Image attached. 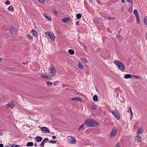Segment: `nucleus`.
<instances>
[{
    "instance_id": "nucleus-1",
    "label": "nucleus",
    "mask_w": 147,
    "mask_h": 147,
    "mask_svg": "<svg viewBox=\"0 0 147 147\" xmlns=\"http://www.w3.org/2000/svg\"><path fill=\"white\" fill-rule=\"evenodd\" d=\"M84 123L86 126L96 127L98 125V122L94 120L90 119L86 120L85 121Z\"/></svg>"
},
{
    "instance_id": "nucleus-2",
    "label": "nucleus",
    "mask_w": 147,
    "mask_h": 147,
    "mask_svg": "<svg viewBox=\"0 0 147 147\" xmlns=\"http://www.w3.org/2000/svg\"><path fill=\"white\" fill-rule=\"evenodd\" d=\"M114 63L117 66L118 68L120 70L124 71L125 70V67L124 65L119 61L114 60Z\"/></svg>"
},
{
    "instance_id": "nucleus-3",
    "label": "nucleus",
    "mask_w": 147,
    "mask_h": 147,
    "mask_svg": "<svg viewBox=\"0 0 147 147\" xmlns=\"http://www.w3.org/2000/svg\"><path fill=\"white\" fill-rule=\"evenodd\" d=\"M110 111L117 119H119L120 115L118 111L116 110H111Z\"/></svg>"
},
{
    "instance_id": "nucleus-4",
    "label": "nucleus",
    "mask_w": 147,
    "mask_h": 147,
    "mask_svg": "<svg viewBox=\"0 0 147 147\" xmlns=\"http://www.w3.org/2000/svg\"><path fill=\"white\" fill-rule=\"evenodd\" d=\"M49 71L50 73L51 74V76H54L56 73V70L52 64H51L50 68L49 69Z\"/></svg>"
},
{
    "instance_id": "nucleus-5",
    "label": "nucleus",
    "mask_w": 147,
    "mask_h": 147,
    "mask_svg": "<svg viewBox=\"0 0 147 147\" xmlns=\"http://www.w3.org/2000/svg\"><path fill=\"white\" fill-rule=\"evenodd\" d=\"M70 137L71 138L68 139V142L71 144L76 143V140L75 138L74 137L71 136H70Z\"/></svg>"
},
{
    "instance_id": "nucleus-6",
    "label": "nucleus",
    "mask_w": 147,
    "mask_h": 147,
    "mask_svg": "<svg viewBox=\"0 0 147 147\" xmlns=\"http://www.w3.org/2000/svg\"><path fill=\"white\" fill-rule=\"evenodd\" d=\"M117 132V130L116 128H113L112 131H111V133L110 135V137L111 138H113L116 135V133Z\"/></svg>"
},
{
    "instance_id": "nucleus-7",
    "label": "nucleus",
    "mask_w": 147,
    "mask_h": 147,
    "mask_svg": "<svg viewBox=\"0 0 147 147\" xmlns=\"http://www.w3.org/2000/svg\"><path fill=\"white\" fill-rule=\"evenodd\" d=\"M7 107L8 108L10 107V109H11L13 107H14L15 105L14 102L12 101H11L7 103Z\"/></svg>"
},
{
    "instance_id": "nucleus-8",
    "label": "nucleus",
    "mask_w": 147,
    "mask_h": 147,
    "mask_svg": "<svg viewBox=\"0 0 147 147\" xmlns=\"http://www.w3.org/2000/svg\"><path fill=\"white\" fill-rule=\"evenodd\" d=\"M41 129L42 130V131L43 133H50L49 129L47 127H42Z\"/></svg>"
},
{
    "instance_id": "nucleus-9",
    "label": "nucleus",
    "mask_w": 147,
    "mask_h": 147,
    "mask_svg": "<svg viewBox=\"0 0 147 147\" xmlns=\"http://www.w3.org/2000/svg\"><path fill=\"white\" fill-rule=\"evenodd\" d=\"M45 17L46 19L48 20H50L51 21V18L50 16H47V13H44L43 15Z\"/></svg>"
},
{
    "instance_id": "nucleus-10",
    "label": "nucleus",
    "mask_w": 147,
    "mask_h": 147,
    "mask_svg": "<svg viewBox=\"0 0 147 147\" xmlns=\"http://www.w3.org/2000/svg\"><path fill=\"white\" fill-rule=\"evenodd\" d=\"M143 132L142 127V126L139 127L137 131V134H140Z\"/></svg>"
},
{
    "instance_id": "nucleus-11",
    "label": "nucleus",
    "mask_w": 147,
    "mask_h": 147,
    "mask_svg": "<svg viewBox=\"0 0 147 147\" xmlns=\"http://www.w3.org/2000/svg\"><path fill=\"white\" fill-rule=\"evenodd\" d=\"M31 33L35 37H37V33L36 30H32L31 32Z\"/></svg>"
},
{
    "instance_id": "nucleus-12",
    "label": "nucleus",
    "mask_w": 147,
    "mask_h": 147,
    "mask_svg": "<svg viewBox=\"0 0 147 147\" xmlns=\"http://www.w3.org/2000/svg\"><path fill=\"white\" fill-rule=\"evenodd\" d=\"M42 140V138L40 136H37L35 138V140L36 141L38 142L41 141Z\"/></svg>"
},
{
    "instance_id": "nucleus-13",
    "label": "nucleus",
    "mask_w": 147,
    "mask_h": 147,
    "mask_svg": "<svg viewBox=\"0 0 147 147\" xmlns=\"http://www.w3.org/2000/svg\"><path fill=\"white\" fill-rule=\"evenodd\" d=\"M69 19L68 18H65L63 19L62 20V21L65 22H67L69 21Z\"/></svg>"
},
{
    "instance_id": "nucleus-14",
    "label": "nucleus",
    "mask_w": 147,
    "mask_h": 147,
    "mask_svg": "<svg viewBox=\"0 0 147 147\" xmlns=\"http://www.w3.org/2000/svg\"><path fill=\"white\" fill-rule=\"evenodd\" d=\"M136 138L138 142H140L141 141L142 139L140 136L137 135L136 137Z\"/></svg>"
},
{
    "instance_id": "nucleus-15",
    "label": "nucleus",
    "mask_w": 147,
    "mask_h": 147,
    "mask_svg": "<svg viewBox=\"0 0 147 147\" xmlns=\"http://www.w3.org/2000/svg\"><path fill=\"white\" fill-rule=\"evenodd\" d=\"M132 76L130 74H126L124 76V77L125 79L131 78L132 77Z\"/></svg>"
},
{
    "instance_id": "nucleus-16",
    "label": "nucleus",
    "mask_w": 147,
    "mask_h": 147,
    "mask_svg": "<svg viewBox=\"0 0 147 147\" xmlns=\"http://www.w3.org/2000/svg\"><path fill=\"white\" fill-rule=\"evenodd\" d=\"M50 38L53 41H54L55 39V36L54 34L52 33V34L50 35L49 36Z\"/></svg>"
},
{
    "instance_id": "nucleus-17",
    "label": "nucleus",
    "mask_w": 147,
    "mask_h": 147,
    "mask_svg": "<svg viewBox=\"0 0 147 147\" xmlns=\"http://www.w3.org/2000/svg\"><path fill=\"white\" fill-rule=\"evenodd\" d=\"M68 53L70 55H73L74 54V51L72 49H69L68 51Z\"/></svg>"
},
{
    "instance_id": "nucleus-18",
    "label": "nucleus",
    "mask_w": 147,
    "mask_h": 147,
    "mask_svg": "<svg viewBox=\"0 0 147 147\" xmlns=\"http://www.w3.org/2000/svg\"><path fill=\"white\" fill-rule=\"evenodd\" d=\"M10 33L11 34H13L15 32V29L13 27H12V28L10 29Z\"/></svg>"
},
{
    "instance_id": "nucleus-19",
    "label": "nucleus",
    "mask_w": 147,
    "mask_h": 147,
    "mask_svg": "<svg viewBox=\"0 0 147 147\" xmlns=\"http://www.w3.org/2000/svg\"><path fill=\"white\" fill-rule=\"evenodd\" d=\"M93 100L95 102L97 101L98 100V96L96 95H95L93 98Z\"/></svg>"
},
{
    "instance_id": "nucleus-20",
    "label": "nucleus",
    "mask_w": 147,
    "mask_h": 147,
    "mask_svg": "<svg viewBox=\"0 0 147 147\" xmlns=\"http://www.w3.org/2000/svg\"><path fill=\"white\" fill-rule=\"evenodd\" d=\"M33 143L32 142H29L27 143L26 146H31L33 145Z\"/></svg>"
},
{
    "instance_id": "nucleus-21",
    "label": "nucleus",
    "mask_w": 147,
    "mask_h": 147,
    "mask_svg": "<svg viewBox=\"0 0 147 147\" xmlns=\"http://www.w3.org/2000/svg\"><path fill=\"white\" fill-rule=\"evenodd\" d=\"M72 100L82 101V99L80 98H74L71 99Z\"/></svg>"
},
{
    "instance_id": "nucleus-22",
    "label": "nucleus",
    "mask_w": 147,
    "mask_h": 147,
    "mask_svg": "<svg viewBox=\"0 0 147 147\" xmlns=\"http://www.w3.org/2000/svg\"><path fill=\"white\" fill-rule=\"evenodd\" d=\"M7 9L11 11H13L14 10L13 7L11 6H9L7 8Z\"/></svg>"
},
{
    "instance_id": "nucleus-23",
    "label": "nucleus",
    "mask_w": 147,
    "mask_h": 147,
    "mask_svg": "<svg viewBox=\"0 0 147 147\" xmlns=\"http://www.w3.org/2000/svg\"><path fill=\"white\" fill-rule=\"evenodd\" d=\"M81 45L83 46V48L84 49V50L85 51H86L87 52V47L85 46V44L84 43H83L82 42H81Z\"/></svg>"
},
{
    "instance_id": "nucleus-24",
    "label": "nucleus",
    "mask_w": 147,
    "mask_h": 147,
    "mask_svg": "<svg viewBox=\"0 0 147 147\" xmlns=\"http://www.w3.org/2000/svg\"><path fill=\"white\" fill-rule=\"evenodd\" d=\"M77 18L78 19H80L82 17V14L80 13H78L76 15Z\"/></svg>"
},
{
    "instance_id": "nucleus-25",
    "label": "nucleus",
    "mask_w": 147,
    "mask_h": 147,
    "mask_svg": "<svg viewBox=\"0 0 147 147\" xmlns=\"http://www.w3.org/2000/svg\"><path fill=\"white\" fill-rule=\"evenodd\" d=\"M78 67L81 70L83 69L84 68L83 66L82 65L80 64L79 63H78Z\"/></svg>"
},
{
    "instance_id": "nucleus-26",
    "label": "nucleus",
    "mask_w": 147,
    "mask_h": 147,
    "mask_svg": "<svg viewBox=\"0 0 147 147\" xmlns=\"http://www.w3.org/2000/svg\"><path fill=\"white\" fill-rule=\"evenodd\" d=\"M52 32H46L45 33V34L46 35L48 36L49 37L50 35L52 34Z\"/></svg>"
},
{
    "instance_id": "nucleus-27",
    "label": "nucleus",
    "mask_w": 147,
    "mask_h": 147,
    "mask_svg": "<svg viewBox=\"0 0 147 147\" xmlns=\"http://www.w3.org/2000/svg\"><path fill=\"white\" fill-rule=\"evenodd\" d=\"M81 60L83 61V62L85 63H86L87 62V61L85 58H81Z\"/></svg>"
},
{
    "instance_id": "nucleus-28",
    "label": "nucleus",
    "mask_w": 147,
    "mask_h": 147,
    "mask_svg": "<svg viewBox=\"0 0 147 147\" xmlns=\"http://www.w3.org/2000/svg\"><path fill=\"white\" fill-rule=\"evenodd\" d=\"M46 83L48 86H51L52 84V83L51 82L49 81H46Z\"/></svg>"
},
{
    "instance_id": "nucleus-29",
    "label": "nucleus",
    "mask_w": 147,
    "mask_h": 147,
    "mask_svg": "<svg viewBox=\"0 0 147 147\" xmlns=\"http://www.w3.org/2000/svg\"><path fill=\"white\" fill-rule=\"evenodd\" d=\"M144 23L146 25H147V17H146L144 19Z\"/></svg>"
},
{
    "instance_id": "nucleus-30",
    "label": "nucleus",
    "mask_w": 147,
    "mask_h": 147,
    "mask_svg": "<svg viewBox=\"0 0 147 147\" xmlns=\"http://www.w3.org/2000/svg\"><path fill=\"white\" fill-rule=\"evenodd\" d=\"M84 124H83L82 125L79 127V129H78V130L79 131L81 130L84 127Z\"/></svg>"
},
{
    "instance_id": "nucleus-31",
    "label": "nucleus",
    "mask_w": 147,
    "mask_h": 147,
    "mask_svg": "<svg viewBox=\"0 0 147 147\" xmlns=\"http://www.w3.org/2000/svg\"><path fill=\"white\" fill-rule=\"evenodd\" d=\"M26 36L27 37H28V38H29L30 40L32 39V36L30 34H27L26 35Z\"/></svg>"
},
{
    "instance_id": "nucleus-32",
    "label": "nucleus",
    "mask_w": 147,
    "mask_h": 147,
    "mask_svg": "<svg viewBox=\"0 0 147 147\" xmlns=\"http://www.w3.org/2000/svg\"><path fill=\"white\" fill-rule=\"evenodd\" d=\"M44 142L45 141H44L43 140L42 142L40 145V147H44Z\"/></svg>"
},
{
    "instance_id": "nucleus-33",
    "label": "nucleus",
    "mask_w": 147,
    "mask_h": 147,
    "mask_svg": "<svg viewBox=\"0 0 147 147\" xmlns=\"http://www.w3.org/2000/svg\"><path fill=\"white\" fill-rule=\"evenodd\" d=\"M41 77L42 78H48V76L46 75H42L41 76Z\"/></svg>"
},
{
    "instance_id": "nucleus-34",
    "label": "nucleus",
    "mask_w": 147,
    "mask_h": 147,
    "mask_svg": "<svg viewBox=\"0 0 147 147\" xmlns=\"http://www.w3.org/2000/svg\"><path fill=\"white\" fill-rule=\"evenodd\" d=\"M94 110H95L96 109V105H92L91 107Z\"/></svg>"
},
{
    "instance_id": "nucleus-35",
    "label": "nucleus",
    "mask_w": 147,
    "mask_h": 147,
    "mask_svg": "<svg viewBox=\"0 0 147 147\" xmlns=\"http://www.w3.org/2000/svg\"><path fill=\"white\" fill-rule=\"evenodd\" d=\"M41 4H44L45 3V0H38Z\"/></svg>"
},
{
    "instance_id": "nucleus-36",
    "label": "nucleus",
    "mask_w": 147,
    "mask_h": 147,
    "mask_svg": "<svg viewBox=\"0 0 147 147\" xmlns=\"http://www.w3.org/2000/svg\"><path fill=\"white\" fill-rule=\"evenodd\" d=\"M131 114V118L130 120H131V119L133 117V114L131 110V111L130 112Z\"/></svg>"
},
{
    "instance_id": "nucleus-37",
    "label": "nucleus",
    "mask_w": 147,
    "mask_h": 147,
    "mask_svg": "<svg viewBox=\"0 0 147 147\" xmlns=\"http://www.w3.org/2000/svg\"><path fill=\"white\" fill-rule=\"evenodd\" d=\"M131 114V118L130 120H131V119L133 117V114L131 110V111L130 112Z\"/></svg>"
},
{
    "instance_id": "nucleus-38",
    "label": "nucleus",
    "mask_w": 147,
    "mask_h": 147,
    "mask_svg": "<svg viewBox=\"0 0 147 147\" xmlns=\"http://www.w3.org/2000/svg\"><path fill=\"white\" fill-rule=\"evenodd\" d=\"M5 3L6 5H9L10 4V2L9 1L7 0L5 1Z\"/></svg>"
},
{
    "instance_id": "nucleus-39",
    "label": "nucleus",
    "mask_w": 147,
    "mask_h": 147,
    "mask_svg": "<svg viewBox=\"0 0 147 147\" xmlns=\"http://www.w3.org/2000/svg\"><path fill=\"white\" fill-rule=\"evenodd\" d=\"M12 145V147H20V146L19 145H17V144H13V145Z\"/></svg>"
},
{
    "instance_id": "nucleus-40",
    "label": "nucleus",
    "mask_w": 147,
    "mask_h": 147,
    "mask_svg": "<svg viewBox=\"0 0 147 147\" xmlns=\"http://www.w3.org/2000/svg\"><path fill=\"white\" fill-rule=\"evenodd\" d=\"M134 13L135 15L138 13V11L136 9H135L134 11Z\"/></svg>"
},
{
    "instance_id": "nucleus-41",
    "label": "nucleus",
    "mask_w": 147,
    "mask_h": 147,
    "mask_svg": "<svg viewBox=\"0 0 147 147\" xmlns=\"http://www.w3.org/2000/svg\"><path fill=\"white\" fill-rule=\"evenodd\" d=\"M133 76L136 78H142L141 77H140V76H135V75H133Z\"/></svg>"
},
{
    "instance_id": "nucleus-42",
    "label": "nucleus",
    "mask_w": 147,
    "mask_h": 147,
    "mask_svg": "<svg viewBox=\"0 0 147 147\" xmlns=\"http://www.w3.org/2000/svg\"><path fill=\"white\" fill-rule=\"evenodd\" d=\"M56 142L55 141H51L49 142V143H56Z\"/></svg>"
},
{
    "instance_id": "nucleus-43",
    "label": "nucleus",
    "mask_w": 147,
    "mask_h": 147,
    "mask_svg": "<svg viewBox=\"0 0 147 147\" xmlns=\"http://www.w3.org/2000/svg\"><path fill=\"white\" fill-rule=\"evenodd\" d=\"M115 147H120V146L119 145V142H118L115 145Z\"/></svg>"
},
{
    "instance_id": "nucleus-44",
    "label": "nucleus",
    "mask_w": 147,
    "mask_h": 147,
    "mask_svg": "<svg viewBox=\"0 0 147 147\" xmlns=\"http://www.w3.org/2000/svg\"><path fill=\"white\" fill-rule=\"evenodd\" d=\"M136 21L138 24H140V20L139 18H136Z\"/></svg>"
},
{
    "instance_id": "nucleus-45",
    "label": "nucleus",
    "mask_w": 147,
    "mask_h": 147,
    "mask_svg": "<svg viewBox=\"0 0 147 147\" xmlns=\"http://www.w3.org/2000/svg\"><path fill=\"white\" fill-rule=\"evenodd\" d=\"M132 10H133V9H132V8L131 7V8H129V11L130 12H132Z\"/></svg>"
},
{
    "instance_id": "nucleus-46",
    "label": "nucleus",
    "mask_w": 147,
    "mask_h": 147,
    "mask_svg": "<svg viewBox=\"0 0 147 147\" xmlns=\"http://www.w3.org/2000/svg\"><path fill=\"white\" fill-rule=\"evenodd\" d=\"M128 108H129V110L128 111V112H129V111L130 112L131 110V107L129 106Z\"/></svg>"
},
{
    "instance_id": "nucleus-47",
    "label": "nucleus",
    "mask_w": 147,
    "mask_h": 147,
    "mask_svg": "<svg viewBox=\"0 0 147 147\" xmlns=\"http://www.w3.org/2000/svg\"><path fill=\"white\" fill-rule=\"evenodd\" d=\"M126 0L128 2H129V3L131 2L132 3V4H133V2H132V0Z\"/></svg>"
},
{
    "instance_id": "nucleus-48",
    "label": "nucleus",
    "mask_w": 147,
    "mask_h": 147,
    "mask_svg": "<svg viewBox=\"0 0 147 147\" xmlns=\"http://www.w3.org/2000/svg\"><path fill=\"white\" fill-rule=\"evenodd\" d=\"M108 20H111L112 19H114L113 18L111 17H108Z\"/></svg>"
},
{
    "instance_id": "nucleus-49",
    "label": "nucleus",
    "mask_w": 147,
    "mask_h": 147,
    "mask_svg": "<svg viewBox=\"0 0 147 147\" xmlns=\"http://www.w3.org/2000/svg\"><path fill=\"white\" fill-rule=\"evenodd\" d=\"M53 12H54V13H55V14H57V11H56L54 9H53Z\"/></svg>"
},
{
    "instance_id": "nucleus-50",
    "label": "nucleus",
    "mask_w": 147,
    "mask_h": 147,
    "mask_svg": "<svg viewBox=\"0 0 147 147\" xmlns=\"http://www.w3.org/2000/svg\"><path fill=\"white\" fill-rule=\"evenodd\" d=\"M76 24L77 26H79V22L78 21L76 22Z\"/></svg>"
},
{
    "instance_id": "nucleus-51",
    "label": "nucleus",
    "mask_w": 147,
    "mask_h": 147,
    "mask_svg": "<svg viewBox=\"0 0 147 147\" xmlns=\"http://www.w3.org/2000/svg\"><path fill=\"white\" fill-rule=\"evenodd\" d=\"M48 140L49 139L48 138H45L43 140L45 142V141Z\"/></svg>"
},
{
    "instance_id": "nucleus-52",
    "label": "nucleus",
    "mask_w": 147,
    "mask_h": 147,
    "mask_svg": "<svg viewBox=\"0 0 147 147\" xmlns=\"http://www.w3.org/2000/svg\"><path fill=\"white\" fill-rule=\"evenodd\" d=\"M136 18H139L138 13L135 15Z\"/></svg>"
},
{
    "instance_id": "nucleus-53",
    "label": "nucleus",
    "mask_w": 147,
    "mask_h": 147,
    "mask_svg": "<svg viewBox=\"0 0 147 147\" xmlns=\"http://www.w3.org/2000/svg\"><path fill=\"white\" fill-rule=\"evenodd\" d=\"M5 147H12V145H10L9 146H7Z\"/></svg>"
},
{
    "instance_id": "nucleus-54",
    "label": "nucleus",
    "mask_w": 147,
    "mask_h": 147,
    "mask_svg": "<svg viewBox=\"0 0 147 147\" xmlns=\"http://www.w3.org/2000/svg\"><path fill=\"white\" fill-rule=\"evenodd\" d=\"M52 138L53 139H55L56 138V136H52Z\"/></svg>"
},
{
    "instance_id": "nucleus-55",
    "label": "nucleus",
    "mask_w": 147,
    "mask_h": 147,
    "mask_svg": "<svg viewBox=\"0 0 147 147\" xmlns=\"http://www.w3.org/2000/svg\"><path fill=\"white\" fill-rule=\"evenodd\" d=\"M3 144H0V147H3Z\"/></svg>"
},
{
    "instance_id": "nucleus-56",
    "label": "nucleus",
    "mask_w": 147,
    "mask_h": 147,
    "mask_svg": "<svg viewBox=\"0 0 147 147\" xmlns=\"http://www.w3.org/2000/svg\"><path fill=\"white\" fill-rule=\"evenodd\" d=\"M119 36H120V35L119 34H117V35H116V36L117 37V38H119Z\"/></svg>"
},
{
    "instance_id": "nucleus-57",
    "label": "nucleus",
    "mask_w": 147,
    "mask_h": 147,
    "mask_svg": "<svg viewBox=\"0 0 147 147\" xmlns=\"http://www.w3.org/2000/svg\"><path fill=\"white\" fill-rule=\"evenodd\" d=\"M34 145L35 147L37 146V143H35L34 144Z\"/></svg>"
},
{
    "instance_id": "nucleus-58",
    "label": "nucleus",
    "mask_w": 147,
    "mask_h": 147,
    "mask_svg": "<svg viewBox=\"0 0 147 147\" xmlns=\"http://www.w3.org/2000/svg\"><path fill=\"white\" fill-rule=\"evenodd\" d=\"M125 0H121V2L123 3H124Z\"/></svg>"
},
{
    "instance_id": "nucleus-59",
    "label": "nucleus",
    "mask_w": 147,
    "mask_h": 147,
    "mask_svg": "<svg viewBox=\"0 0 147 147\" xmlns=\"http://www.w3.org/2000/svg\"><path fill=\"white\" fill-rule=\"evenodd\" d=\"M3 135V133L2 132L0 131V135Z\"/></svg>"
},
{
    "instance_id": "nucleus-60",
    "label": "nucleus",
    "mask_w": 147,
    "mask_h": 147,
    "mask_svg": "<svg viewBox=\"0 0 147 147\" xmlns=\"http://www.w3.org/2000/svg\"><path fill=\"white\" fill-rule=\"evenodd\" d=\"M89 1V2L90 3H91L92 2V0H88Z\"/></svg>"
},
{
    "instance_id": "nucleus-61",
    "label": "nucleus",
    "mask_w": 147,
    "mask_h": 147,
    "mask_svg": "<svg viewBox=\"0 0 147 147\" xmlns=\"http://www.w3.org/2000/svg\"><path fill=\"white\" fill-rule=\"evenodd\" d=\"M2 59V58H0V63L1 62V60Z\"/></svg>"
},
{
    "instance_id": "nucleus-62",
    "label": "nucleus",
    "mask_w": 147,
    "mask_h": 147,
    "mask_svg": "<svg viewBox=\"0 0 147 147\" xmlns=\"http://www.w3.org/2000/svg\"><path fill=\"white\" fill-rule=\"evenodd\" d=\"M51 134H54V133H51Z\"/></svg>"
}]
</instances>
